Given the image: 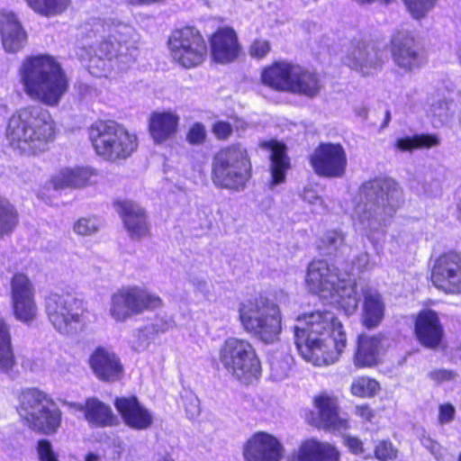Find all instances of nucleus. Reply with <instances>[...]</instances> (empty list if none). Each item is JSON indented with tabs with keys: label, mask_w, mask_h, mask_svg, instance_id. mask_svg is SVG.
Returning a JSON list of instances; mask_svg holds the SVG:
<instances>
[{
	"label": "nucleus",
	"mask_w": 461,
	"mask_h": 461,
	"mask_svg": "<svg viewBox=\"0 0 461 461\" xmlns=\"http://www.w3.org/2000/svg\"><path fill=\"white\" fill-rule=\"evenodd\" d=\"M207 136L205 126L201 122L194 123L186 133V140L192 145H202Z\"/></svg>",
	"instance_id": "de8ad7c7"
},
{
	"label": "nucleus",
	"mask_w": 461,
	"mask_h": 461,
	"mask_svg": "<svg viewBox=\"0 0 461 461\" xmlns=\"http://www.w3.org/2000/svg\"><path fill=\"white\" fill-rule=\"evenodd\" d=\"M429 377L437 384H441L456 379V374L454 371L447 369H437L431 371L429 374Z\"/></svg>",
	"instance_id": "4d7b16f0"
},
{
	"label": "nucleus",
	"mask_w": 461,
	"mask_h": 461,
	"mask_svg": "<svg viewBox=\"0 0 461 461\" xmlns=\"http://www.w3.org/2000/svg\"><path fill=\"white\" fill-rule=\"evenodd\" d=\"M219 361L230 375L243 384H251L261 375L260 360L248 339H226L219 349Z\"/></svg>",
	"instance_id": "ddd939ff"
},
{
	"label": "nucleus",
	"mask_w": 461,
	"mask_h": 461,
	"mask_svg": "<svg viewBox=\"0 0 461 461\" xmlns=\"http://www.w3.org/2000/svg\"><path fill=\"white\" fill-rule=\"evenodd\" d=\"M55 134L56 123L51 114L40 105H28L14 112L5 130L9 145L27 155L46 151Z\"/></svg>",
	"instance_id": "20e7f679"
},
{
	"label": "nucleus",
	"mask_w": 461,
	"mask_h": 461,
	"mask_svg": "<svg viewBox=\"0 0 461 461\" xmlns=\"http://www.w3.org/2000/svg\"><path fill=\"white\" fill-rule=\"evenodd\" d=\"M345 444L354 454H363L364 447L362 441L355 437H346Z\"/></svg>",
	"instance_id": "680f3d73"
},
{
	"label": "nucleus",
	"mask_w": 461,
	"mask_h": 461,
	"mask_svg": "<svg viewBox=\"0 0 461 461\" xmlns=\"http://www.w3.org/2000/svg\"><path fill=\"white\" fill-rule=\"evenodd\" d=\"M384 338L361 334L357 338L354 364L357 367H370L379 361Z\"/></svg>",
	"instance_id": "473e14b6"
},
{
	"label": "nucleus",
	"mask_w": 461,
	"mask_h": 461,
	"mask_svg": "<svg viewBox=\"0 0 461 461\" xmlns=\"http://www.w3.org/2000/svg\"><path fill=\"white\" fill-rule=\"evenodd\" d=\"M131 5H151L164 2L165 0H128Z\"/></svg>",
	"instance_id": "0e129e2a"
},
{
	"label": "nucleus",
	"mask_w": 461,
	"mask_h": 461,
	"mask_svg": "<svg viewBox=\"0 0 461 461\" xmlns=\"http://www.w3.org/2000/svg\"><path fill=\"white\" fill-rule=\"evenodd\" d=\"M261 79L264 85L275 90L309 98L317 96L322 88L320 76L315 71L285 61L266 68Z\"/></svg>",
	"instance_id": "1a4fd4ad"
},
{
	"label": "nucleus",
	"mask_w": 461,
	"mask_h": 461,
	"mask_svg": "<svg viewBox=\"0 0 461 461\" xmlns=\"http://www.w3.org/2000/svg\"><path fill=\"white\" fill-rule=\"evenodd\" d=\"M420 442L421 445L435 456L437 461H443L445 451L438 442L426 436L420 438Z\"/></svg>",
	"instance_id": "603ef678"
},
{
	"label": "nucleus",
	"mask_w": 461,
	"mask_h": 461,
	"mask_svg": "<svg viewBox=\"0 0 461 461\" xmlns=\"http://www.w3.org/2000/svg\"><path fill=\"white\" fill-rule=\"evenodd\" d=\"M379 389L380 385L375 379L366 376L356 378L351 384V393L358 397H372Z\"/></svg>",
	"instance_id": "79ce46f5"
},
{
	"label": "nucleus",
	"mask_w": 461,
	"mask_h": 461,
	"mask_svg": "<svg viewBox=\"0 0 461 461\" xmlns=\"http://www.w3.org/2000/svg\"><path fill=\"white\" fill-rule=\"evenodd\" d=\"M355 414L365 420H371L374 417L373 410L367 405L356 406Z\"/></svg>",
	"instance_id": "e2e57ef3"
},
{
	"label": "nucleus",
	"mask_w": 461,
	"mask_h": 461,
	"mask_svg": "<svg viewBox=\"0 0 461 461\" xmlns=\"http://www.w3.org/2000/svg\"><path fill=\"white\" fill-rule=\"evenodd\" d=\"M89 136L96 154L107 161L126 159L138 147L136 135L113 121L95 122Z\"/></svg>",
	"instance_id": "f8f14e48"
},
{
	"label": "nucleus",
	"mask_w": 461,
	"mask_h": 461,
	"mask_svg": "<svg viewBox=\"0 0 461 461\" xmlns=\"http://www.w3.org/2000/svg\"><path fill=\"white\" fill-rule=\"evenodd\" d=\"M242 452L245 461H281L285 447L273 434L258 431L246 440Z\"/></svg>",
	"instance_id": "6ab92c4d"
},
{
	"label": "nucleus",
	"mask_w": 461,
	"mask_h": 461,
	"mask_svg": "<svg viewBox=\"0 0 461 461\" xmlns=\"http://www.w3.org/2000/svg\"><path fill=\"white\" fill-rule=\"evenodd\" d=\"M170 55L185 68L200 66L207 57V44L194 27H184L172 32L168 40Z\"/></svg>",
	"instance_id": "2eb2a0df"
},
{
	"label": "nucleus",
	"mask_w": 461,
	"mask_h": 461,
	"mask_svg": "<svg viewBox=\"0 0 461 461\" xmlns=\"http://www.w3.org/2000/svg\"><path fill=\"white\" fill-rule=\"evenodd\" d=\"M433 285L447 294H461V253L448 251L438 257L431 268Z\"/></svg>",
	"instance_id": "dca6fc26"
},
{
	"label": "nucleus",
	"mask_w": 461,
	"mask_h": 461,
	"mask_svg": "<svg viewBox=\"0 0 461 461\" xmlns=\"http://www.w3.org/2000/svg\"><path fill=\"white\" fill-rule=\"evenodd\" d=\"M152 330L153 328H149L148 325L134 330L130 339L131 348L136 351L145 350L149 343L156 338Z\"/></svg>",
	"instance_id": "c03bdc74"
},
{
	"label": "nucleus",
	"mask_w": 461,
	"mask_h": 461,
	"mask_svg": "<svg viewBox=\"0 0 461 461\" xmlns=\"http://www.w3.org/2000/svg\"><path fill=\"white\" fill-rule=\"evenodd\" d=\"M100 37L78 48L77 55L95 77H105L115 67L123 69L138 54V34L123 23L105 29L100 26Z\"/></svg>",
	"instance_id": "7ed1b4c3"
},
{
	"label": "nucleus",
	"mask_w": 461,
	"mask_h": 461,
	"mask_svg": "<svg viewBox=\"0 0 461 461\" xmlns=\"http://www.w3.org/2000/svg\"><path fill=\"white\" fill-rule=\"evenodd\" d=\"M375 454L377 459L386 461L396 457L397 449L390 441L381 440L375 446Z\"/></svg>",
	"instance_id": "09e8293b"
},
{
	"label": "nucleus",
	"mask_w": 461,
	"mask_h": 461,
	"mask_svg": "<svg viewBox=\"0 0 461 461\" xmlns=\"http://www.w3.org/2000/svg\"><path fill=\"white\" fill-rule=\"evenodd\" d=\"M339 451L331 443L310 438L299 444L292 461H339Z\"/></svg>",
	"instance_id": "393cba45"
},
{
	"label": "nucleus",
	"mask_w": 461,
	"mask_h": 461,
	"mask_svg": "<svg viewBox=\"0 0 461 461\" xmlns=\"http://www.w3.org/2000/svg\"><path fill=\"white\" fill-rule=\"evenodd\" d=\"M294 326L296 348L315 366L336 362L347 346L342 323L330 312L316 311L298 316Z\"/></svg>",
	"instance_id": "f257e3e1"
},
{
	"label": "nucleus",
	"mask_w": 461,
	"mask_h": 461,
	"mask_svg": "<svg viewBox=\"0 0 461 461\" xmlns=\"http://www.w3.org/2000/svg\"><path fill=\"white\" fill-rule=\"evenodd\" d=\"M250 176V158L242 145H229L214 155L212 179L215 185L240 191L245 187Z\"/></svg>",
	"instance_id": "9d476101"
},
{
	"label": "nucleus",
	"mask_w": 461,
	"mask_h": 461,
	"mask_svg": "<svg viewBox=\"0 0 461 461\" xmlns=\"http://www.w3.org/2000/svg\"><path fill=\"white\" fill-rule=\"evenodd\" d=\"M14 363L10 326L0 317V373L9 372Z\"/></svg>",
	"instance_id": "e433bc0d"
},
{
	"label": "nucleus",
	"mask_w": 461,
	"mask_h": 461,
	"mask_svg": "<svg viewBox=\"0 0 461 461\" xmlns=\"http://www.w3.org/2000/svg\"><path fill=\"white\" fill-rule=\"evenodd\" d=\"M392 54L395 65L404 72L418 68L421 64L419 48L408 32H397L393 36Z\"/></svg>",
	"instance_id": "4be33fe9"
},
{
	"label": "nucleus",
	"mask_w": 461,
	"mask_h": 461,
	"mask_svg": "<svg viewBox=\"0 0 461 461\" xmlns=\"http://www.w3.org/2000/svg\"><path fill=\"white\" fill-rule=\"evenodd\" d=\"M89 365L102 381L114 382L122 376L123 367L119 357L111 350L97 348L90 356Z\"/></svg>",
	"instance_id": "a878e982"
},
{
	"label": "nucleus",
	"mask_w": 461,
	"mask_h": 461,
	"mask_svg": "<svg viewBox=\"0 0 461 461\" xmlns=\"http://www.w3.org/2000/svg\"><path fill=\"white\" fill-rule=\"evenodd\" d=\"M302 197L304 201L308 202L311 204L317 205L322 204V200L318 194L317 191L311 186H307L303 188L302 193Z\"/></svg>",
	"instance_id": "bf43d9fd"
},
{
	"label": "nucleus",
	"mask_w": 461,
	"mask_h": 461,
	"mask_svg": "<svg viewBox=\"0 0 461 461\" xmlns=\"http://www.w3.org/2000/svg\"><path fill=\"white\" fill-rule=\"evenodd\" d=\"M354 1L357 2L359 5H370V4H373L375 2H380V3L388 4L392 0H354Z\"/></svg>",
	"instance_id": "69168bd1"
},
{
	"label": "nucleus",
	"mask_w": 461,
	"mask_h": 461,
	"mask_svg": "<svg viewBox=\"0 0 461 461\" xmlns=\"http://www.w3.org/2000/svg\"><path fill=\"white\" fill-rule=\"evenodd\" d=\"M155 461H174V459L167 453L158 454L155 457Z\"/></svg>",
	"instance_id": "338daca9"
},
{
	"label": "nucleus",
	"mask_w": 461,
	"mask_h": 461,
	"mask_svg": "<svg viewBox=\"0 0 461 461\" xmlns=\"http://www.w3.org/2000/svg\"><path fill=\"white\" fill-rule=\"evenodd\" d=\"M438 144L436 136L433 135H414L397 139L394 147L402 152L412 151L417 149L431 148Z\"/></svg>",
	"instance_id": "ea45409f"
},
{
	"label": "nucleus",
	"mask_w": 461,
	"mask_h": 461,
	"mask_svg": "<svg viewBox=\"0 0 461 461\" xmlns=\"http://www.w3.org/2000/svg\"><path fill=\"white\" fill-rule=\"evenodd\" d=\"M153 328V333L157 337L159 334L168 331L174 327V321L170 318H157L152 323L148 325Z\"/></svg>",
	"instance_id": "6e6d98bb"
},
{
	"label": "nucleus",
	"mask_w": 461,
	"mask_h": 461,
	"mask_svg": "<svg viewBox=\"0 0 461 461\" xmlns=\"http://www.w3.org/2000/svg\"><path fill=\"white\" fill-rule=\"evenodd\" d=\"M184 400L185 411L188 417L190 419L197 417L200 413V403L198 398L190 393L185 396Z\"/></svg>",
	"instance_id": "5fc2aeb1"
},
{
	"label": "nucleus",
	"mask_w": 461,
	"mask_h": 461,
	"mask_svg": "<svg viewBox=\"0 0 461 461\" xmlns=\"http://www.w3.org/2000/svg\"><path fill=\"white\" fill-rule=\"evenodd\" d=\"M71 408L83 411L86 420L95 427H107L116 423L117 418L111 407L97 398H88L85 404L69 403Z\"/></svg>",
	"instance_id": "7c9ffc66"
},
{
	"label": "nucleus",
	"mask_w": 461,
	"mask_h": 461,
	"mask_svg": "<svg viewBox=\"0 0 461 461\" xmlns=\"http://www.w3.org/2000/svg\"><path fill=\"white\" fill-rule=\"evenodd\" d=\"M37 454L40 461H59L50 442L47 439H41L37 444Z\"/></svg>",
	"instance_id": "8fccbe9b"
},
{
	"label": "nucleus",
	"mask_w": 461,
	"mask_h": 461,
	"mask_svg": "<svg viewBox=\"0 0 461 461\" xmlns=\"http://www.w3.org/2000/svg\"><path fill=\"white\" fill-rule=\"evenodd\" d=\"M314 172L324 177H341L346 171L347 156L340 144L322 143L310 157Z\"/></svg>",
	"instance_id": "a211bd4d"
},
{
	"label": "nucleus",
	"mask_w": 461,
	"mask_h": 461,
	"mask_svg": "<svg viewBox=\"0 0 461 461\" xmlns=\"http://www.w3.org/2000/svg\"><path fill=\"white\" fill-rule=\"evenodd\" d=\"M364 296V305L362 312L363 325L368 329L378 326L384 316V303L381 295L375 290L368 286L361 287Z\"/></svg>",
	"instance_id": "f704fd0d"
},
{
	"label": "nucleus",
	"mask_w": 461,
	"mask_h": 461,
	"mask_svg": "<svg viewBox=\"0 0 461 461\" xmlns=\"http://www.w3.org/2000/svg\"><path fill=\"white\" fill-rule=\"evenodd\" d=\"M305 282L310 292L330 297L347 315L356 312L359 302L357 284L341 279L334 266L324 260H313L308 266Z\"/></svg>",
	"instance_id": "0eeeda50"
},
{
	"label": "nucleus",
	"mask_w": 461,
	"mask_h": 461,
	"mask_svg": "<svg viewBox=\"0 0 461 461\" xmlns=\"http://www.w3.org/2000/svg\"><path fill=\"white\" fill-rule=\"evenodd\" d=\"M18 222L19 215L14 205L0 196V238L10 235Z\"/></svg>",
	"instance_id": "4c0bfd02"
},
{
	"label": "nucleus",
	"mask_w": 461,
	"mask_h": 461,
	"mask_svg": "<svg viewBox=\"0 0 461 461\" xmlns=\"http://www.w3.org/2000/svg\"><path fill=\"white\" fill-rule=\"evenodd\" d=\"M95 175V171L89 167H67L59 170L53 176L50 183L56 190L81 188L92 184V177Z\"/></svg>",
	"instance_id": "72a5a7b5"
},
{
	"label": "nucleus",
	"mask_w": 461,
	"mask_h": 461,
	"mask_svg": "<svg viewBox=\"0 0 461 461\" xmlns=\"http://www.w3.org/2000/svg\"><path fill=\"white\" fill-rule=\"evenodd\" d=\"M414 333L423 347L431 349L439 347L444 329L438 313L429 309L420 312L415 320Z\"/></svg>",
	"instance_id": "b1692460"
},
{
	"label": "nucleus",
	"mask_w": 461,
	"mask_h": 461,
	"mask_svg": "<svg viewBox=\"0 0 461 461\" xmlns=\"http://www.w3.org/2000/svg\"><path fill=\"white\" fill-rule=\"evenodd\" d=\"M403 202L402 190L392 178L376 177L362 184L359 202L353 215L354 225L373 245L385 234L388 221L393 217Z\"/></svg>",
	"instance_id": "f03ea898"
},
{
	"label": "nucleus",
	"mask_w": 461,
	"mask_h": 461,
	"mask_svg": "<svg viewBox=\"0 0 461 461\" xmlns=\"http://www.w3.org/2000/svg\"><path fill=\"white\" fill-rule=\"evenodd\" d=\"M32 9L46 17L57 16L64 13L70 0H26Z\"/></svg>",
	"instance_id": "58836bf2"
},
{
	"label": "nucleus",
	"mask_w": 461,
	"mask_h": 461,
	"mask_svg": "<svg viewBox=\"0 0 461 461\" xmlns=\"http://www.w3.org/2000/svg\"><path fill=\"white\" fill-rule=\"evenodd\" d=\"M162 306L163 301L156 294L137 285L126 286L111 296L109 314L116 322H124L134 315Z\"/></svg>",
	"instance_id": "4468645a"
},
{
	"label": "nucleus",
	"mask_w": 461,
	"mask_h": 461,
	"mask_svg": "<svg viewBox=\"0 0 461 461\" xmlns=\"http://www.w3.org/2000/svg\"><path fill=\"white\" fill-rule=\"evenodd\" d=\"M115 207L131 238L141 239L148 235L146 214L141 206L132 201L124 200L116 202Z\"/></svg>",
	"instance_id": "c756f323"
},
{
	"label": "nucleus",
	"mask_w": 461,
	"mask_h": 461,
	"mask_svg": "<svg viewBox=\"0 0 461 461\" xmlns=\"http://www.w3.org/2000/svg\"><path fill=\"white\" fill-rule=\"evenodd\" d=\"M233 127L230 122L219 121L213 124L212 132L216 139L225 140L230 137Z\"/></svg>",
	"instance_id": "864d4df0"
},
{
	"label": "nucleus",
	"mask_w": 461,
	"mask_h": 461,
	"mask_svg": "<svg viewBox=\"0 0 461 461\" xmlns=\"http://www.w3.org/2000/svg\"><path fill=\"white\" fill-rule=\"evenodd\" d=\"M74 231L81 236H90L99 230V221L95 217H84L74 224Z\"/></svg>",
	"instance_id": "49530a36"
},
{
	"label": "nucleus",
	"mask_w": 461,
	"mask_h": 461,
	"mask_svg": "<svg viewBox=\"0 0 461 461\" xmlns=\"http://www.w3.org/2000/svg\"><path fill=\"white\" fill-rule=\"evenodd\" d=\"M271 50V44L268 41L263 39L255 40L249 46V54L256 59H263Z\"/></svg>",
	"instance_id": "3c124183"
},
{
	"label": "nucleus",
	"mask_w": 461,
	"mask_h": 461,
	"mask_svg": "<svg viewBox=\"0 0 461 461\" xmlns=\"http://www.w3.org/2000/svg\"><path fill=\"white\" fill-rule=\"evenodd\" d=\"M238 320L245 332L258 340L272 344L282 331V312L275 300L258 294L239 303Z\"/></svg>",
	"instance_id": "423d86ee"
},
{
	"label": "nucleus",
	"mask_w": 461,
	"mask_h": 461,
	"mask_svg": "<svg viewBox=\"0 0 461 461\" xmlns=\"http://www.w3.org/2000/svg\"><path fill=\"white\" fill-rule=\"evenodd\" d=\"M16 411L24 425L44 434H53L60 427L62 412L53 399L37 388L17 394Z\"/></svg>",
	"instance_id": "6e6552de"
},
{
	"label": "nucleus",
	"mask_w": 461,
	"mask_h": 461,
	"mask_svg": "<svg viewBox=\"0 0 461 461\" xmlns=\"http://www.w3.org/2000/svg\"><path fill=\"white\" fill-rule=\"evenodd\" d=\"M240 47L233 29L225 27L217 30L211 38V52L212 59L219 63L234 61L240 53Z\"/></svg>",
	"instance_id": "bb28decb"
},
{
	"label": "nucleus",
	"mask_w": 461,
	"mask_h": 461,
	"mask_svg": "<svg viewBox=\"0 0 461 461\" xmlns=\"http://www.w3.org/2000/svg\"><path fill=\"white\" fill-rule=\"evenodd\" d=\"M85 461H101V456L95 453H88L85 457Z\"/></svg>",
	"instance_id": "774afa93"
},
{
	"label": "nucleus",
	"mask_w": 461,
	"mask_h": 461,
	"mask_svg": "<svg viewBox=\"0 0 461 461\" xmlns=\"http://www.w3.org/2000/svg\"><path fill=\"white\" fill-rule=\"evenodd\" d=\"M455 409L451 404H443L439 407L438 420L441 424L448 423L453 420Z\"/></svg>",
	"instance_id": "052dcab7"
},
{
	"label": "nucleus",
	"mask_w": 461,
	"mask_h": 461,
	"mask_svg": "<svg viewBox=\"0 0 461 461\" xmlns=\"http://www.w3.org/2000/svg\"><path fill=\"white\" fill-rule=\"evenodd\" d=\"M293 357L290 354L273 356L270 359V377L275 382H280L287 378L292 366Z\"/></svg>",
	"instance_id": "a19ab883"
},
{
	"label": "nucleus",
	"mask_w": 461,
	"mask_h": 461,
	"mask_svg": "<svg viewBox=\"0 0 461 461\" xmlns=\"http://www.w3.org/2000/svg\"><path fill=\"white\" fill-rule=\"evenodd\" d=\"M114 405L124 424L132 429L145 430L154 422L153 412L135 396L116 398Z\"/></svg>",
	"instance_id": "412c9836"
},
{
	"label": "nucleus",
	"mask_w": 461,
	"mask_h": 461,
	"mask_svg": "<svg viewBox=\"0 0 461 461\" xmlns=\"http://www.w3.org/2000/svg\"><path fill=\"white\" fill-rule=\"evenodd\" d=\"M407 10L415 19L425 17L435 6L436 0H402Z\"/></svg>",
	"instance_id": "a18cd8bd"
},
{
	"label": "nucleus",
	"mask_w": 461,
	"mask_h": 461,
	"mask_svg": "<svg viewBox=\"0 0 461 461\" xmlns=\"http://www.w3.org/2000/svg\"><path fill=\"white\" fill-rule=\"evenodd\" d=\"M344 243V235L338 230L327 231L318 241V249L325 254H331Z\"/></svg>",
	"instance_id": "37998d69"
},
{
	"label": "nucleus",
	"mask_w": 461,
	"mask_h": 461,
	"mask_svg": "<svg viewBox=\"0 0 461 461\" xmlns=\"http://www.w3.org/2000/svg\"><path fill=\"white\" fill-rule=\"evenodd\" d=\"M345 63L363 75H369L381 67L382 51L373 41H356L350 45Z\"/></svg>",
	"instance_id": "aec40b11"
},
{
	"label": "nucleus",
	"mask_w": 461,
	"mask_h": 461,
	"mask_svg": "<svg viewBox=\"0 0 461 461\" xmlns=\"http://www.w3.org/2000/svg\"><path fill=\"white\" fill-rule=\"evenodd\" d=\"M0 34L5 51L15 53L23 49L27 41V34L12 12H0Z\"/></svg>",
	"instance_id": "cd10ccee"
},
{
	"label": "nucleus",
	"mask_w": 461,
	"mask_h": 461,
	"mask_svg": "<svg viewBox=\"0 0 461 461\" xmlns=\"http://www.w3.org/2000/svg\"><path fill=\"white\" fill-rule=\"evenodd\" d=\"M24 93L34 101L57 105L68 89V80L52 56L41 54L25 58L18 70Z\"/></svg>",
	"instance_id": "39448f33"
},
{
	"label": "nucleus",
	"mask_w": 461,
	"mask_h": 461,
	"mask_svg": "<svg viewBox=\"0 0 461 461\" xmlns=\"http://www.w3.org/2000/svg\"><path fill=\"white\" fill-rule=\"evenodd\" d=\"M11 305L14 318L23 323L29 324L37 318L34 288L24 274H15L11 280Z\"/></svg>",
	"instance_id": "f3484780"
},
{
	"label": "nucleus",
	"mask_w": 461,
	"mask_h": 461,
	"mask_svg": "<svg viewBox=\"0 0 461 461\" xmlns=\"http://www.w3.org/2000/svg\"><path fill=\"white\" fill-rule=\"evenodd\" d=\"M44 307L50 322L61 335L76 336L89 323V312L83 301L71 294H50L44 299Z\"/></svg>",
	"instance_id": "9b49d317"
},
{
	"label": "nucleus",
	"mask_w": 461,
	"mask_h": 461,
	"mask_svg": "<svg viewBox=\"0 0 461 461\" xmlns=\"http://www.w3.org/2000/svg\"><path fill=\"white\" fill-rule=\"evenodd\" d=\"M180 117L172 110L154 111L149 118V131L155 143H164L178 131Z\"/></svg>",
	"instance_id": "c85d7f7f"
},
{
	"label": "nucleus",
	"mask_w": 461,
	"mask_h": 461,
	"mask_svg": "<svg viewBox=\"0 0 461 461\" xmlns=\"http://www.w3.org/2000/svg\"><path fill=\"white\" fill-rule=\"evenodd\" d=\"M260 147L270 152L271 181L269 186L273 189L276 185L285 182V173L290 167V161L285 154V147L274 140L262 141Z\"/></svg>",
	"instance_id": "2f4dec72"
},
{
	"label": "nucleus",
	"mask_w": 461,
	"mask_h": 461,
	"mask_svg": "<svg viewBox=\"0 0 461 461\" xmlns=\"http://www.w3.org/2000/svg\"><path fill=\"white\" fill-rule=\"evenodd\" d=\"M370 264V254L368 252H360L353 260V269L357 272H363L367 269Z\"/></svg>",
	"instance_id": "13d9d810"
},
{
	"label": "nucleus",
	"mask_w": 461,
	"mask_h": 461,
	"mask_svg": "<svg viewBox=\"0 0 461 461\" xmlns=\"http://www.w3.org/2000/svg\"><path fill=\"white\" fill-rule=\"evenodd\" d=\"M453 103V97L450 91L446 88L437 89L432 92L427 100L428 110L427 113L444 122L450 115V106Z\"/></svg>",
	"instance_id": "c9c22d12"
},
{
	"label": "nucleus",
	"mask_w": 461,
	"mask_h": 461,
	"mask_svg": "<svg viewBox=\"0 0 461 461\" xmlns=\"http://www.w3.org/2000/svg\"><path fill=\"white\" fill-rule=\"evenodd\" d=\"M318 418L312 424L319 429L342 432L349 428L347 417L340 415L335 398L321 394L314 399Z\"/></svg>",
	"instance_id": "5701e85b"
}]
</instances>
